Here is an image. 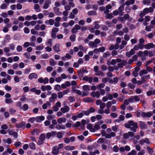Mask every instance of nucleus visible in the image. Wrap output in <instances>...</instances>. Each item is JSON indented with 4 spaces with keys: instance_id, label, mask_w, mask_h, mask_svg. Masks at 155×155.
Masks as SVG:
<instances>
[{
    "instance_id": "f257e3e1",
    "label": "nucleus",
    "mask_w": 155,
    "mask_h": 155,
    "mask_svg": "<svg viewBox=\"0 0 155 155\" xmlns=\"http://www.w3.org/2000/svg\"><path fill=\"white\" fill-rule=\"evenodd\" d=\"M124 125L126 128L130 129L131 131L134 132H136L138 127L137 123L134 122L133 120L128 121V123L124 124Z\"/></svg>"
},
{
    "instance_id": "f03ea898",
    "label": "nucleus",
    "mask_w": 155,
    "mask_h": 155,
    "mask_svg": "<svg viewBox=\"0 0 155 155\" xmlns=\"http://www.w3.org/2000/svg\"><path fill=\"white\" fill-rule=\"evenodd\" d=\"M141 116L143 117H150L153 114V113L152 112H149L146 113L144 112H142L141 113Z\"/></svg>"
},
{
    "instance_id": "7ed1b4c3",
    "label": "nucleus",
    "mask_w": 155,
    "mask_h": 155,
    "mask_svg": "<svg viewBox=\"0 0 155 155\" xmlns=\"http://www.w3.org/2000/svg\"><path fill=\"white\" fill-rule=\"evenodd\" d=\"M59 148L57 146H55L52 148V153L54 155H57L59 153Z\"/></svg>"
},
{
    "instance_id": "20e7f679",
    "label": "nucleus",
    "mask_w": 155,
    "mask_h": 155,
    "mask_svg": "<svg viewBox=\"0 0 155 155\" xmlns=\"http://www.w3.org/2000/svg\"><path fill=\"white\" fill-rule=\"evenodd\" d=\"M139 123V127L141 129L145 130L147 128V125L143 121H140Z\"/></svg>"
},
{
    "instance_id": "39448f33",
    "label": "nucleus",
    "mask_w": 155,
    "mask_h": 155,
    "mask_svg": "<svg viewBox=\"0 0 155 155\" xmlns=\"http://www.w3.org/2000/svg\"><path fill=\"white\" fill-rule=\"evenodd\" d=\"M97 144L96 143H93L91 145H89L87 146V149L89 150H92L93 149H96L97 147Z\"/></svg>"
},
{
    "instance_id": "423d86ee",
    "label": "nucleus",
    "mask_w": 155,
    "mask_h": 155,
    "mask_svg": "<svg viewBox=\"0 0 155 155\" xmlns=\"http://www.w3.org/2000/svg\"><path fill=\"white\" fill-rule=\"evenodd\" d=\"M154 47V44L153 43H148L144 46V48L146 49H149L152 48Z\"/></svg>"
},
{
    "instance_id": "0eeeda50",
    "label": "nucleus",
    "mask_w": 155,
    "mask_h": 155,
    "mask_svg": "<svg viewBox=\"0 0 155 155\" xmlns=\"http://www.w3.org/2000/svg\"><path fill=\"white\" fill-rule=\"evenodd\" d=\"M70 110V107L68 106H65L64 107L61 108V110L63 113L68 112Z\"/></svg>"
},
{
    "instance_id": "6e6552de",
    "label": "nucleus",
    "mask_w": 155,
    "mask_h": 155,
    "mask_svg": "<svg viewBox=\"0 0 155 155\" xmlns=\"http://www.w3.org/2000/svg\"><path fill=\"white\" fill-rule=\"evenodd\" d=\"M45 117L43 116H38L35 118V120L37 122H40L44 120Z\"/></svg>"
},
{
    "instance_id": "1a4fd4ad",
    "label": "nucleus",
    "mask_w": 155,
    "mask_h": 155,
    "mask_svg": "<svg viewBox=\"0 0 155 155\" xmlns=\"http://www.w3.org/2000/svg\"><path fill=\"white\" fill-rule=\"evenodd\" d=\"M53 9L55 14L58 15H60L61 14V12L59 11V9L58 8L56 7H54Z\"/></svg>"
},
{
    "instance_id": "9d476101",
    "label": "nucleus",
    "mask_w": 155,
    "mask_h": 155,
    "mask_svg": "<svg viewBox=\"0 0 155 155\" xmlns=\"http://www.w3.org/2000/svg\"><path fill=\"white\" fill-rule=\"evenodd\" d=\"M60 45L59 44H58L53 47V49L55 52H58L60 51V50L59 48Z\"/></svg>"
},
{
    "instance_id": "9b49d317",
    "label": "nucleus",
    "mask_w": 155,
    "mask_h": 155,
    "mask_svg": "<svg viewBox=\"0 0 155 155\" xmlns=\"http://www.w3.org/2000/svg\"><path fill=\"white\" fill-rule=\"evenodd\" d=\"M28 78L30 80H32L33 78L37 79L38 78V76L36 74L32 73L29 75Z\"/></svg>"
},
{
    "instance_id": "f8f14e48",
    "label": "nucleus",
    "mask_w": 155,
    "mask_h": 155,
    "mask_svg": "<svg viewBox=\"0 0 155 155\" xmlns=\"http://www.w3.org/2000/svg\"><path fill=\"white\" fill-rule=\"evenodd\" d=\"M135 3L134 0H127L125 2V4L127 6H129L130 5H133Z\"/></svg>"
},
{
    "instance_id": "ddd939ff",
    "label": "nucleus",
    "mask_w": 155,
    "mask_h": 155,
    "mask_svg": "<svg viewBox=\"0 0 155 155\" xmlns=\"http://www.w3.org/2000/svg\"><path fill=\"white\" fill-rule=\"evenodd\" d=\"M29 147L32 150H35L36 149V145L35 143L33 142H31L29 143Z\"/></svg>"
},
{
    "instance_id": "4468645a",
    "label": "nucleus",
    "mask_w": 155,
    "mask_h": 155,
    "mask_svg": "<svg viewBox=\"0 0 155 155\" xmlns=\"http://www.w3.org/2000/svg\"><path fill=\"white\" fill-rule=\"evenodd\" d=\"M87 14L89 16L97 15V13L96 11L93 10L88 11L87 13Z\"/></svg>"
},
{
    "instance_id": "2eb2a0df",
    "label": "nucleus",
    "mask_w": 155,
    "mask_h": 155,
    "mask_svg": "<svg viewBox=\"0 0 155 155\" xmlns=\"http://www.w3.org/2000/svg\"><path fill=\"white\" fill-rule=\"evenodd\" d=\"M65 149L67 150H74L75 147L74 146H70L69 145L67 146L64 147Z\"/></svg>"
},
{
    "instance_id": "dca6fc26",
    "label": "nucleus",
    "mask_w": 155,
    "mask_h": 155,
    "mask_svg": "<svg viewBox=\"0 0 155 155\" xmlns=\"http://www.w3.org/2000/svg\"><path fill=\"white\" fill-rule=\"evenodd\" d=\"M148 72L147 70L145 69H143L141 70L139 72V75L141 76L143 74H147Z\"/></svg>"
},
{
    "instance_id": "f3484780",
    "label": "nucleus",
    "mask_w": 155,
    "mask_h": 155,
    "mask_svg": "<svg viewBox=\"0 0 155 155\" xmlns=\"http://www.w3.org/2000/svg\"><path fill=\"white\" fill-rule=\"evenodd\" d=\"M3 141L4 143H7L8 144H10L12 142L11 139L10 138H8L7 139H4L3 140Z\"/></svg>"
},
{
    "instance_id": "a211bd4d",
    "label": "nucleus",
    "mask_w": 155,
    "mask_h": 155,
    "mask_svg": "<svg viewBox=\"0 0 155 155\" xmlns=\"http://www.w3.org/2000/svg\"><path fill=\"white\" fill-rule=\"evenodd\" d=\"M66 119L65 118H59L57 120V121L59 124H61L62 122H65Z\"/></svg>"
},
{
    "instance_id": "6ab92c4d",
    "label": "nucleus",
    "mask_w": 155,
    "mask_h": 155,
    "mask_svg": "<svg viewBox=\"0 0 155 155\" xmlns=\"http://www.w3.org/2000/svg\"><path fill=\"white\" fill-rule=\"evenodd\" d=\"M84 101L85 102L93 103L94 102V100L91 97H88L84 99Z\"/></svg>"
},
{
    "instance_id": "aec40b11",
    "label": "nucleus",
    "mask_w": 155,
    "mask_h": 155,
    "mask_svg": "<svg viewBox=\"0 0 155 155\" xmlns=\"http://www.w3.org/2000/svg\"><path fill=\"white\" fill-rule=\"evenodd\" d=\"M76 37V36L75 35L72 34L70 36L69 38L71 41L74 42L75 41Z\"/></svg>"
},
{
    "instance_id": "412c9836",
    "label": "nucleus",
    "mask_w": 155,
    "mask_h": 155,
    "mask_svg": "<svg viewBox=\"0 0 155 155\" xmlns=\"http://www.w3.org/2000/svg\"><path fill=\"white\" fill-rule=\"evenodd\" d=\"M78 75L79 78L80 79H81L83 76L84 74L82 72L81 69H80V70H78Z\"/></svg>"
},
{
    "instance_id": "4be33fe9",
    "label": "nucleus",
    "mask_w": 155,
    "mask_h": 155,
    "mask_svg": "<svg viewBox=\"0 0 155 155\" xmlns=\"http://www.w3.org/2000/svg\"><path fill=\"white\" fill-rule=\"evenodd\" d=\"M45 138L46 137L45 134H42L40 135L39 137V140H41L44 141L45 140Z\"/></svg>"
},
{
    "instance_id": "5701e85b",
    "label": "nucleus",
    "mask_w": 155,
    "mask_h": 155,
    "mask_svg": "<svg viewBox=\"0 0 155 155\" xmlns=\"http://www.w3.org/2000/svg\"><path fill=\"white\" fill-rule=\"evenodd\" d=\"M31 134L34 135H37L38 134V131L37 129H35L31 132Z\"/></svg>"
},
{
    "instance_id": "b1692460",
    "label": "nucleus",
    "mask_w": 155,
    "mask_h": 155,
    "mask_svg": "<svg viewBox=\"0 0 155 155\" xmlns=\"http://www.w3.org/2000/svg\"><path fill=\"white\" fill-rule=\"evenodd\" d=\"M91 47L96 48L97 47V45L95 44V43L93 41H90L88 44Z\"/></svg>"
},
{
    "instance_id": "393cba45",
    "label": "nucleus",
    "mask_w": 155,
    "mask_h": 155,
    "mask_svg": "<svg viewBox=\"0 0 155 155\" xmlns=\"http://www.w3.org/2000/svg\"><path fill=\"white\" fill-rule=\"evenodd\" d=\"M21 108L23 109L24 111H26L28 110L29 107L27 104H25L23 105V107Z\"/></svg>"
},
{
    "instance_id": "a878e982",
    "label": "nucleus",
    "mask_w": 155,
    "mask_h": 155,
    "mask_svg": "<svg viewBox=\"0 0 155 155\" xmlns=\"http://www.w3.org/2000/svg\"><path fill=\"white\" fill-rule=\"evenodd\" d=\"M68 98L69 101L71 102H74L75 100V99L74 97L70 96L68 97Z\"/></svg>"
},
{
    "instance_id": "bb28decb",
    "label": "nucleus",
    "mask_w": 155,
    "mask_h": 155,
    "mask_svg": "<svg viewBox=\"0 0 155 155\" xmlns=\"http://www.w3.org/2000/svg\"><path fill=\"white\" fill-rule=\"evenodd\" d=\"M5 101L7 104H12L13 103L12 100L11 98H6Z\"/></svg>"
},
{
    "instance_id": "cd10ccee",
    "label": "nucleus",
    "mask_w": 155,
    "mask_h": 155,
    "mask_svg": "<svg viewBox=\"0 0 155 155\" xmlns=\"http://www.w3.org/2000/svg\"><path fill=\"white\" fill-rule=\"evenodd\" d=\"M110 53L109 51H107L105 53H104L103 55V57L104 58H106L107 56H110Z\"/></svg>"
},
{
    "instance_id": "c85d7f7f",
    "label": "nucleus",
    "mask_w": 155,
    "mask_h": 155,
    "mask_svg": "<svg viewBox=\"0 0 155 155\" xmlns=\"http://www.w3.org/2000/svg\"><path fill=\"white\" fill-rule=\"evenodd\" d=\"M50 64L51 66H54L56 64V62L54 59H51L49 61Z\"/></svg>"
},
{
    "instance_id": "c756f323",
    "label": "nucleus",
    "mask_w": 155,
    "mask_h": 155,
    "mask_svg": "<svg viewBox=\"0 0 155 155\" xmlns=\"http://www.w3.org/2000/svg\"><path fill=\"white\" fill-rule=\"evenodd\" d=\"M61 89L60 86L58 84L56 85L54 87V89L57 91H59Z\"/></svg>"
},
{
    "instance_id": "7c9ffc66",
    "label": "nucleus",
    "mask_w": 155,
    "mask_h": 155,
    "mask_svg": "<svg viewBox=\"0 0 155 155\" xmlns=\"http://www.w3.org/2000/svg\"><path fill=\"white\" fill-rule=\"evenodd\" d=\"M83 89L84 91H89L90 90L89 86L88 85H84L83 86Z\"/></svg>"
},
{
    "instance_id": "2f4dec72",
    "label": "nucleus",
    "mask_w": 155,
    "mask_h": 155,
    "mask_svg": "<svg viewBox=\"0 0 155 155\" xmlns=\"http://www.w3.org/2000/svg\"><path fill=\"white\" fill-rule=\"evenodd\" d=\"M64 134H62L61 132H59L57 133V136L58 138L59 139H61L63 135Z\"/></svg>"
},
{
    "instance_id": "473e14b6",
    "label": "nucleus",
    "mask_w": 155,
    "mask_h": 155,
    "mask_svg": "<svg viewBox=\"0 0 155 155\" xmlns=\"http://www.w3.org/2000/svg\"><path fill=\"white\" fill-rule=\"evenodd\" d=\"M81 124L80 122L77 121L76 123L72 125V126L74 127H78L81 126Z\"/></svg>"
},
{
    "instance_id": "72a5a7b5",
    "label": "nucleus",
    "mask_w": 155,
    "mask_h": 155,
    "mask_svg": "<svg viewBox=\"0 0 155 155\" xmlns=\"http://www.w3.org/2000/svg\"><path fill=\"white\" fill-rule=\"evenodd\" d=\"M57 95L56 93H52L51 94V97H50V99L53 98V100H54L57 98Z\"/></svg>"
},
{
    "instance_id": "f704fd0d",
    "label": "nucleus",
    "mask_w": 155,
    "mask_h": 155,
    "mask_svg": "<svg viewBox=\"0 0 155 155\" xmlns=\"http://www.w3.org/2000/svg\"><path fill=\"white\" fill-rule=\"evenodd\" d=\"M7 5L5 3H3L1 5L0 8L1 9H5L7 8Z\"/></svg>"
},
{
    "instance_id": "c9c22d12",
    "label": "nucleus",
    "mask_w": 155,
    "mask_h": 155,
    "mask_svg": "<svg viewBox=\"0 0 155 155\" xmlns=\"http://www.w3.org/2000/svg\"><path fill=\"white\" fill-rule=\"evenodd\" d=\"M47 44L50 47H51L52 46V39H48L47 41Z\"/></svg>"
},
{
    "instance_id": "e433bc0d",
    "label": "nucleus",
    "mask_w": 155,
    "mask_h": 155,
    "mask_svg": "<svg viewBox=\"0 0 155 155\" xmlns=\"http://www.w3.org/2000/svg\"><path fill=\"white\" fill-rule=\"evenodd\" d=\"M35 120V118L34 117H30L28 120V121L31 123H33Z\"/></svg>"
},
{
    "instance_id": "4c0bfd02",
    "label": "nucleus",
    "mask_w": 155,
    "mask_h": 155,
    "mask_svg": "<svg viewBox=\"0 0 155 155\" xmlns=\"http://www.w3.org/2000/svg\"><path fill=\"white\" fill-rule=\"evenodd\" d=\"M104 86L105 84H104L102 83H101L97 86V88L99 90H100L102 88H104Z\"/></svg>"
},
{
    "instance_id": "58836bf2",
    "label": "nucleus",
    "mask_w": 155,
    "mask_h": 155,
    "mask_svg": "<svg viewBox=\"0 0 155 155\" xmlns=\"http://www.w3.org/2000/svg\"><path fill=\"white\" fill-rule=\"evenodd\" d=\"M143 3L144 5H149L150 3V0H144L143 1Z\"/></svg>"
},
{
    "instance_id": "ea45409f",
    "label": "nucleus",
    "mask_w": 155,
    "mask_h": 155,
    "mask_svg": "<svg viewBox=\"0 0 155 155\" xmlns=\"http://www.w3.org/2000/svg\"><path fill=\"white\" fill-rule=\"evenodd\" d=\"M110 115L113 118H115L117 117V114L115 113H111Z\"/></svg>"
},
{
    "instance_id": "a19ab883",
    "label": "nucleus",
    "mask_w": 155,
    "mask_h": 155,
    "mask_svg": "<svg viewBox=\"0 0 155 155\" xmlns=\"http://www.w3.org/2000/svg\"><path fill=\"white\" fill-rule=\"evenodd\" d=\"M113 151L115 152H117L118 151V147L117 146L115 145L113 147Z\"/></svg>"
},
{
    "instance_id": "79ce46f5",
    "label": "nucleus",
    "mask_w": 155,
    "mask_h": 155,
    "mask_svg": "<svg viewBox=\"0 0 155 155\" xmlns=\"http://www.w3.org/2000/svg\"><path fill=\"white\" fill-rule=\"evenodd\" d=\"M128 86L130 88L132 89H134L135 87V86H134V84H132L130 83H129L128 84Z\"/></svg>"
},
{
    "instance_id": "37998d69",
    "label": "nucleus",
    "mask_w": 155,
    "mask_h": 155,
    "mask_svg": "<svg viewBox=\"0 0 155 155\" xmlns=\"http://www.w3.org/2000/svg\"><path fill=\"white\" fill-rule=\"evenodd\" d=\"M94 129L96 130H98L100 129V126L99 123L96 124L94 126Z\"/></svg>"
},
{
    "instance_id": "c03bdc74",
    "label": "nucleus",
    "mask_w": 155,
    "mask_h": 155,
    "mask_svg": "<svg viewBox=\"0 0 155 155\" xmlns=\"http://www.w3.org/2000/svg\"><path fill=\"white\" fill-rule=\"evenodd\" d=\"M124 4H123L122 5L120 6L118 8V10L120 12H122L124 10Z\"/></svg>"
},
{
    "instance_id": "a18cd8bd",
    "label": "nucleus",
    "mask_w": 155,
    "mask_h": 155,
    "mask_svg": "<svg viewBox=\"0 0 155 155\" xmlns=\"http://www.w3.org/2000/svg\"><path fill=\"white\" fill-rule=\"evenodd\" d=\"M107 67L105 65L103 64L102 65L101 69L102 71H105L107 69Z\"/></svg>"
},
{
    "instance_id": "49530a36",
    "label": "nucleus",
    "mask_w": 155,
    "mask_h": 155,
    "mask_svg": "<svg viewBox=\"0 0 155 155\" xmlns=\"http://www.w3.org/2000/svg\"><path fill=\"white\" fill-rule=\"evenodd\" d=\"M42 58L47 59L48 58L49 56L47 54H45L41 55Z\"/></svg>"
},
{
    "instance_id": "de8ad7c7",
    "label": "nucleus",
    "mask_w": 155,
    "mask_h": 155,
    "mask_svg": "<svg viewBox=\"0 0 155 155\" xmlns=\"http://www.w3.org/2000/svg\"><path fill=\"white\" fill-rule=\"evenodd\" d=\"M94 28L96 29H98L100 28V25L97 23V21H96L95 22Z\"/></svg>"
},
{
    "instance_id": "09e8293b",
    "label": "nucleus",
    "mask_w": 155,
    "mask_h": 155,
    "mask_svg": "<svg viewBox=\"0 0 155 155\" xmlns=\"http://www.w3.org/2000/svg\"><path fill=\"white\" fill-rule=\"evenodd\" d=\"M101 28L103 30L107 31L108 30V27L106 25H101Z\"/></svg>"
},
{
    "instance_id": "8fccbe9b",
    "label": "nucleus",
    "mask_w": 155,
    "mask_h": 155,
    "mask_svg": "<svg viewBox=\"0 0 155 155\" xmlns=\"http://www.w3.org/2000/svg\"><path fill=\"white\" fill-rule=\"evenodd\" d=\"M24 32L26 34H28L30 32L29 29L28 27H25L24 28Z\"/></svg>"
},
{
    "instance_id": "3c124183",
    "label": "nucleus",
    "mask_w": 155,
    "mask_h": 155,
    "mask_svg": "<svg viewBox=\"0 0 155 155\" xmlns=\"http://www.w3.org/2000/svg\"><path fill=\"white\" fill-rule=\"evenodd\" d=\"M58 28H54L52 29L51 32L56 34V33L58 32Z\"/></svg>"
},
{
    "instance_id": "603ef678",
    "label": "nucleus",
    "mask_w": 155,
    "mask_h": 155,
    "mask_svg": "<svg viewBox=\"0 0 155 155\" xmlns=\"http://www.w3.org/2000/svg\"><path fill=\"white\" fill-rule=\"evenodd\" d=\"M44 46L43 45L38 46L36 47V49L37 50H41L43 49Z\"/></svg>"
},
{
    "instance_id": "864d4df0",
    "label": "nucleus",
    "mask_w": 155,
    "mask_h": 155,
    "mask_svg": "<svg viewBox=\"0 0 155 155\" xmlns=\"http://www.w3.org/2000/svg\"><path fill=\"white\" fill-rule=\"evenodd\" d=\"M105 0H100L97 1V3L100 5H103L104 4V2Z\"/></svg>"
},
{
    "instance_id": "5fc2aeb1",
    "label": "nucleus",
    "mask_w": 155,
    "mask_h": 155,
    "mask_svg": "<svg viewBox=\"0 0 155 155\" xmlns=\"http://www.w3.org/2000/svg\"><path fill=\"white\" fill-rule=\"evenodd\" d=\"M48 22H49V24L51 25H52L54 23V21L52 19H50L48 20Z\"/></svg>"
},
{
    "instance_id": "6e6d98bb",
    "label": "nucleus",
    "mask_w": 155,
    "mask_h": 155,
    "mask_svg": "<svg viewBox=\"0 0 155 155\" xmlns=\"http://www.w3.org/2000/svg\"><path fill=\"white\" fill-rule=\"evenodd\" d=\"M147 149L149 153H152L153 152V149L149 147V146H147Z\"/></svg>"
},
{
    "instance_id": "4d7b16f0",
    "label": "nucleus",
    "mask_w": 155,
    "mask_h": 155,
    "mask_svg": "<svg viewBox=\"0 0 155 155\" xmlns=\"http://www.w3.org/2000/svg\"><path fill=\"white\" fill-rule=\"evenodd\" d=\"M23 90L24 92H27L29 90V88L28 86H25L23 88Z\"/></svg>"
},
{
    "instance_id": "13d9d810",
    "label": "nucleus",
    "mask_w": 155,
    "mask_h": 155,
    "mask_svg": "<svg viewBox=\"0 0 155 155\" xmlns=\"http://www.w3.org/2000/svg\"><path fill=\"white\" fill-rule=\"evenodd\" d=\"M146 69L147 70V71H148L149 72L152 71L153 70L152 68L148 66H147L146 67Z\"/></svg>"
},
{
    "instance_id": "bf43d9fd",
    "label": "nucleus",
    "mask_w": 155,
    "mask_h": 155,
    "mask_svg": "<svg viewBox=\"0 0 155 155\" xmlns=\"http://www.w3.org/2000/svg\"><path fill=\"white\" fill-rule=\"evenodd\" d=\"M16 110L14 109L10 108L9 109V112L11 114H14L16 112Z\"/></svg>"
},
{
    "instance_id": "052dcab7",
    "label": "nucleus",
    "mask_w": 155,
    "mask_h": 155,
    "mask_svg": "<svg viewBox=\"0 0 155 155\" xmlns=\"http://www.w3.org/2000/svg\"><path fill=\"white\" fill-rule=\"evenodd\" d=\"M89 110V111L90 113H94L95 112V109L94 108L92 107H91L90 108Z\"/></svg>"
},
{
    "instance_id": "680f3d73",
    "label": "nucleus",
    "mask_w": 155,
    "mask_h": 155,
    "mask_svg": "<svg viewBox=\"0 0 155 155\" xmlns=\"http://www.w3.org/2000/svg\"><path fill=\"white\" fill-rule=\"evenodd\" d=\"M44 141L41 140H39L37 142V144L39 145H41L44 143Z\"/></svg>"
},
{
    "instance_id": "e2e57ef3",
    "label": "nucleus",
    "mask_w": 155,
    "mask_h": 155,
    "mask_svg": "<svg viewBox=\"0 0 155 155\" xmlns=\"http://www.w3.org/2000/svg\"><path fill=\"white\" fill-rule=\"evenodd\" d=\"M111 101H108L107 103L106 107L108 108L109 109L111 107Z\"/></svg>"
},
{
    "instance_id": "0e129e2a",
    "label": "nucleus",
    "mask_w": 155,
    "mask_h": 155,
    "mask_svg": "<svg viewBox=\"0 0 155 155\" xmlns=\"http://www.w3.org/2000/svg\"><path fill=\"white\" fill-rule=\"evenodd\" d=\"M113 16L112 14L110 13H108L107 14V16L106 18L107 19H112L113 18Z\"/></svg>"
},
{
    "instance_id": "69168bd1",
    "label": "nucleus",
    "mask_w": 155,
    "mask_h": 155,
    "mask_svg": "<svg viewBox=\"0 0 155 155\" xmlns=\"http://www.w3.org/2000/svg\"><path fill=\"white\" fill-rule=\"evenodd\" d=\"M51 136V134L50 132L46 134V137L48 139H49Z\"/></svg>"
},
{
    "instance_id": "338daca9",
    "label": "nucleus",
    "mask_w": 155,
    "mask_h": 155,
    "mask_svg": "<svg viewBox=\"0 0 155 155\" xmlns=\"http://www.w3.org/2000/svg\"><path fill=\"white\" fill-rule=\"evenodd\" d=\"M122 27V25L121 24H117L116 25V28L117 30H119Z\"/></svg>"
},
{
    "instance_id": "774afa93",
    "label": "nucleus",
    "mask_w": 155,
    "mask_h": 155,
    "mask_svg": "<svg viewBox=\"0 0 155 155\" xmlns=\"http://www.w3.org/2000/svg\"><path fill=\"white\" fill-rule=\"evenodd\" d=\"M58 97L59 98H61L63 96L62 93L60 91L58 93Z\"/></svg>"
}]
</instances>
